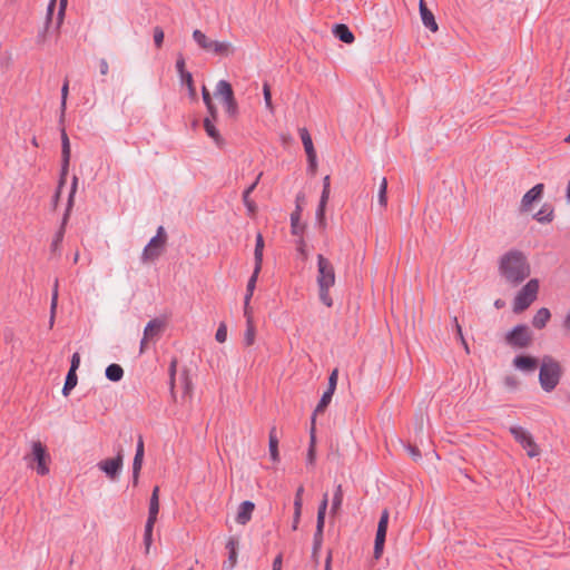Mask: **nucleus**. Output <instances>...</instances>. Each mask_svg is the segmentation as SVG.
<instances>
[{
    "label": "nucleus",
    "mask_w": 570,
    "mask_h": 570,
    "mask_svg": "<svg viewBox=\"0 0 570 570\" xmlns=\"http://www.w3.org/2000/svg\"><path fill=\"white\" fill-rule=\"evenodd\" d=\"M283 566V554L279 553L275 557L272 566V570H282Z\"/></svg>",
    "instance_id": "obj_63"
},
{
    "label": "nucleus",
    "mask_w": 570,
    "mask_h": 570,
    "mask_svg": "<svg viewBox=\"0 0 570 570\" xmlns=\"http://www.w3.org/2000/svg\"><path fill=\"white\" fill-rule=\"evenodd\" d=\"M68 91H69V83L66 80L61 88V118H63V116H65Z\"/></svg>",
    "instance_id": "obj_48"
},
{
    "label": "nucleus",
    "mask_w": 570,
    "mask_h": 570,
    "mask_svg": "<svg viewBox=\"0 0 570 570\" xmlns=\"http://www.w3.org/2000/svg\"><path fill=\"white\" fill-rule=\"evenodd\" d=\"M164 37H165L164 30L158 26L155 27L154 28V42L157 48H160L163 46Z\"/></svg>",
    "instance_id": "obj_49"
},
{
    "label": "nucleus",
    "mask_w": 570,
    "mask_h": 570,
    "mask_svg": "<svg viewBox=\"0 0 570 570\" xmlns=\"http://www.w3.org/2000/svg\"><path fill=\"white\" fill-rule=\"evenodd\" d=\"M268 446H269V455H271V459H272L274 462L279 461L278 438H277L276 426H273V428L271 429V431H269V442H268Z\"/></svg>",
    "instance_id": "obj_28"
},
{
    "label": "nucleus",
    "mask_w": 570,
    "mask_h": 570,
    "mask_svg": "<svg viewBox=\"0 0 570 570\" xmlns=\"http://www.w3.org/2000/svg\"><path fill=\"white\" fill-rule=\"evenodd\" d=\"M553 217L554 209L550 204H543L540 210L533 215V218L542 224L552 222Z\"/></svg>",
    "instance_id": "obj_26"
},
{
    "label": "nucleus",
    "mask_w": 570,
    "mask_h": 570,
    "mask_svg": "<svg viewBox=\"0 0 570 570\" xmlns=\"http://www.w3.org/2000/svg\"><path fill=\"white\" fill-rule=\"evenodd\" d=\"M243 203L245 205V207L247 208L248 210V214L250 216L255 215L256 213V204L253 199H250V196L249 195H243Z\"/></svg>",
    "instance_id": "obj_50"
},
{
    "label": "nucleus",
    "mask_w": 570,
    "mask_h": 570,
    "mask_svg": "<svg viewBox=\"0 0 570 570\" xmlns=\"http://www.w3.org/2000/svg\"><path fill=\"white\" fill-rule=\"evenodd\" d=\"M295 204V210L291 214V228L292 234L298 238L297 249H304V247L306 246V244L303 240L305 225L301 222L302 210L306 204V197L304 193L297 194Z\"/></svg>",
    "instance_id": "obj_5"
},
{
    "label": "nucleus",
    "mask_w": 570,
    "mask_h": 570,
    "mask_svg": "<svg viewBox=\"0 0 570 570\" xmlns=\"http://www.w3.org/2000/svg\"><path fill=\"white\" fill-rule=\"evenodd\" d=\"M335 283L333 266L323 257V291L328 289Z\"/></svg>",
    "instance_id": "obj_24"
},
{
    "label": "nucleus",
    "mask_w": 570,
    "mask_h": 570,
    "mask_svg": "<svg viewBox=\"0 0 570 570\" xmlns=\"http://www.w3.org/2000/svg\"><path fill=\"white\" fill-rule=\"evenodd\" d=\"M80 365V355L78 352L73 353L70 361V368L73 370V372H77Z\"/></svg>",
    "instance_id": "obj_59"
},
{
    "label": "nucleus",
    "mask_w": 570,
    "mask_h": 570,
    "mask_svg": "<svg viewBox=\"0 0 570 570\" xmlns=\"http://www.w3.org/2000/svg\"><path fill=\"white\" fill-rule=\"evenodd\" d=\"M504 384H505V386H508L510 389H515L519 384V381L515 376L508 375L504 377Z\"/></svg>",
    "instance_id": "obj_61"
},
{
    "label": "nucleus",
    "mask_w": 570,
    "mask_h": 570,
    "mask_svg": "<svg viewBox=\"0 0 570 570\" xmlns=\"http://www.w3.org/2000/svg\"><path fill=\"white\" fill-rule=\"evenodd\" d=\"M215 95L222 98L223 106L229 118L238 115V104L235 99L232 85L226 80H219L215 88Z\"/></svg>",
    "instance_id": "obj_4"
},
{
    "label": "nucleus",
    "mask_w": 570,
    "mask_h": 570,
    "mask_svg": "<svg viewBox=\"0 0 570 570\" xmlns=\"http://www.w3.org/2000/svg\"><path fill=\"white\" fill-rule=\"evenodd\" d=\"M406 450L414 461H419L421 459V451L416 445L407 444Z\"/></svg>",
    "instance_id": "obj_54"
},
{
    "label": "nucleus",
    "mask_w": 570,
    "mask_h": 570,
    "mask_svg": "<svg viewBox=\"0 0 570 570\" xmlns=\"http://www.w3.org/2000/svg\"><path fill=\"white\" fill-rule=\"evenodd\" d=\"M181 381H183L184 393L185 394L190 393V391H191V382H190V380H189V377H188L186 372L181 375Z\"/></svg>",
    "instance_id": "obj_60"
},
{
    "label": "nucleus",
    "mask_w": 570,
    "mask_h": 570,
    "mask_svg": "<svg viewBox=\"0 0 570 570\" xmlns=\"http://www.w3.org/2000/svg\"><path fill=\"white\" fill-rule=\"evenodd\" d=\"M77 383H78L77 372H73V370H69L66 375L65 384L62 387V394L65 396H68L70 394V392L76 387Z\"/></svg>",
    "instance_id": "obj_32"
},
{
    "label": "nucleus",
    "mask_w": 570,
    "mask_h": 570,
    "mask_svg": "<svg viewBox=\"0 0 570 570\" xmlns=\"http://www.w3.org/2000/svg\"><path fill=\"white\" fill-rule=\"evenodd\" d=\"M263 95H264L266 108L269 110H273L272 92H271L269 83L267 81H265L263 83Z\"/></svg>",
    "instance_id": "obj_46"
},
{
    "label": "nucleus",
    "mask_w": 570,
    "mask_h": 570,
    "mask_svg": "<svg viewBox=\"0 0 570 570\" xmlns=\"http://www.w3.org/2000/svg\"><path fill=\"white\" fill-rule=\"evenodd\" d=\"M237 564V551L228 552V559L224 561L223 568L233 569Z\"/></svg>",
    "instance_id": "obj_51"
},
{
    "label": "nucleus",
    "mask_w": 570,
    "mask_h": 570,
    "mask_svg": "<svg viewBox=\"0 0 570 570\" xmlns=\"http://www.w3.org/2000/svg\"><path fill=\"white\" fill-rule=\"evenodd\" d=\"M332 32L340 41L351 45L354 42L355 37L350 28L344 23H336L333 26Z\"/></svg>",
    "instance_id": "obj_19"
},
{
    "label": "nucleus",
    "mask_w": 570,
    "mask_h": 570,
    "mask_svg": "<svg viewBox=\"0 0 570 570\" xmlns=\"http://www.w3.org/2000/svg\"><path fill=\"white\" fill-rule=\"evenodd\" d=\"M419 9L424 27L431 30L432 32H436L439 29L438 23L434 19V14L428 8L425 0L419 1Z\"/></svg>",
    "instance_id": "obj_17"
},
{
    "label": "nucleus",
    "mask_w": 570,
    "mask_h": 570,
    "mask_svg": "<svg viewBox=\"0 0 570 570\" xmlns=\"http://www.w3.org/2000/svg\"><path fill=\"white\" fill-rule=\"evenodd\" d=\"M70 153H71L70 151V141H69V138H68V135H67L65 128H62V130H61V158H62L61 159V174H60L58 190L55 195L56 202L59 199L60 189L63 186V184L66 183V176L69 170Z\"/></svg>",
    "instance_id": "obj_9"
},
{
    "label": "nucleus",
    "mask_w": 570,
    "mask_h": 570,
    "mask_svg": "<svg viewBox=\"0 0 570 570\" xmlns=\"http://www.w3.org/2000/svg\"><path fill=\"white\" fill-rule=\"evenodd\" d=\"M255 504L252 501L242 502L236 515V522L238 524L245 525L252 519Z\"/></svg>",
    "instance_id": "obj_20"
},
{
    "label": "nucleus",
    "mask_w": 570,
    "mask_h": 570,
    "mask_svg": "<svg viewBox=\"0 0 570 570\" xmlns=\"http://www.w3.org/2000/svg\"><path fill=\"white\" fill-rule=\"evenodd\" d=\"M105 375L111 382H119L124 377V370L119 364L112 363L107 366Z\"/></svg>",
    "instance_id": "obj_31"
},
{
    "label": "nucleus",
    "mask_w": 570,
    "mask_h": 570,
    "mask_svg": "<svg viewBox=\"0 0 570 570\" xmlns=\"http://www.w3.org/2000/svg\"><path fill=\"white\" fill-rule=\"evenodd\" d=\"M180 81L183 85H185L188 89V95L191 100H197V92L194 85L193 76L190 72H186L183 75V78H180Z\"/></svg>",
    "instance_id": "obj_35"
},
{
    "label": "nucleus",
    "mask_w": 570,
    "mask_h": 570,
    "mask_svg": "<svg viewBox=\"0 0 570 570\" xmlns=\"http://www.w3.org/2000/svg\"><path fill=\"white\" fill-rule=\"evenodd\" d=\"M389 519H390V512L387 509H384L381 513L376 532H380V531L384 532V533L387 532Z\"/></svg>",
    "instance_id": "obj_41"
},
{
    "label": "nucleus",
    "mask_w": 570,
    "mask_h": 570,
    "mask_svg": "<svg viewBox=\"0 0 570 570\" xmlns=\"http://www.w3.org/2000/svg\"><path fill=\"white\" fill-rule=\"evenodd\" d=\"M543 190H544V185L543 184H537L535 186H533L530 190H528L523 197H522V200H521V209L522 210H529V208L531 207V205L539 200L542 195H543Z\"/></svg>",
    "instance_id": "obj_14"
},
{
    "label": "nucleus",
    "mask_w": 570,
    "mask_h": 570,
    "mask_svg": "<svg viewBox=\"0 0 570 570\" xmlns=\"http://www.w3.org/2000/svg\"><path fill=\"white\" fill-rule=\"evenodd\" d=\"M562 366L550 355H544L539 371V382L544 392H552L562 376Z\"/></svg>",
    "instance_id": "obj_2"
},
{
    "label": "nucleus",
    "mask_w": 570,
    "mask_h": 570,
    "mask_svg": "<svg viewBox=\"0 0 570 570\" xmlns=\"http://www.w3.org/2000/svg\"><path fill=\"white\" fill-rule=\"evenodd\" d=\"M257 277H258V274L253 272L252 276L249 277V279L247 282L246 295L244 298V315H247V313L249 311V301H250L254 289L256 287Z\"/></svg>",
    "instance_id": "obj_29"
},
{
    "label": "nucleus",
    "mask_w": 570,
    "mask_h": 570,
    "mask_svg": "<svg viewBox=\"0 0 570 570\" xmlns=\"http://www.w3.org/2000/svg\"><path fill=\"white\" fill-rule=\"evenodd\" d=\"M24 459L31 460V462L37 464L36 471L39 475H46L49 473L48 461L50 460V455L46 445H43L40 441L32 442L31 455H27Z\"/></svg>",
    "instance_id": "obj_7"
},
{
    "label": "nucleus",
    "mask_w": 570,
    "mask_h": 570,
    "mask_svg": "<svg viewBox=\"0 0 570 570\" xmlns=\"http://www.w3.org/2000/svg\"><path fill=\"white\" fill-rule=\"evenodd\" d=\"M160 253L161 252H142L140 257L141 262L144 264L155 263L159 258Z\"/></svg>",
    "instance_id": "obj_47"
},
{
    "label": "nucleus",
    "mask_w": 570,
    "mask_h": 570,
    "mask_svg": "<svg viewBox=\"0 0 570 570\" xmlns=\"http://www.w3.org/2000/svg\"><path fill=\"white\" fill-rule=\"evenodd\" d=\"M539 291V281L530 279L515 295L513 301V312L521 313L525 311L535 299Z\"/></svg>",
    "instance_id": "obj_3"
},
{
    "label": "nucleus",
    "mask_w": 570,
    "mask_h": 570,
    "mask_svg": "<svg viewBox=\"0 0 570 570\" xmlns=\"http://www.w3.org/2000/svg\"><path fill=\"white\" fill-rule=\"evenodd\" d=\"M214 121L215 120H213L212 118L206 117L204 119V129L206 134L214 140V142L218 147H222L224 145V139L222 138L218 129L215 127Z\"/></svg>",
    "instance_id": "obj_22"
},
{
    "label": "nucleus",
    "mask_w": 570,
    "mask_h": 570,
    "mask_svg": "<svg viewBox=\"0 0 570 570\" xmlns=\"http://www.w3.org/2000/svg\"><path fill=\"white\" fill-rule=\"evenodd\" d=\"M144 454H145L144 440H142V436L139 435L138 441H137L136 453H135L134 462H132V485L134 487H136L138 484L139 474H140L142 462H144Z\"/></svg>",
    "instance_id": "obj_13"
},
{
    "label": "nucleus",
    "mask_w": 570,
    "mask_h": 570,
    "mask_svg": "<svg viewBox=\"0 0 570 570\" xmlns=\"http://www.w3.org/2000/svg\"><path fill=\"white\" fill-rule=\"evenodd\" d=\"M56 2H57V0H50V2L48 4L47 14H46L45 30H43V32L39 33V36H38L39 41H43L45 33L48 30L49 24L52 21V16H53V11H55V8H56Z\"/></svg>",
    "instance_id": "obj_36"
},
{
    "label": "nucleus",
    "mask_w": 570,
    "mask_h": 570,
    "mask_svg": "<svg viewBox=\"0 0 570 570\" xmlns=\"http://www.w3.org/2000/svg\"><path fill=\"white\" fill-rule=\"evenodd\" d=\"M321 548V504L317 508L316 512V527L314 533V543L312 551V562L313 568L316 570L318 567V549Z\"/></svg>",
    "instance_id": "obj_16"
},
{
    "label": "nucleus",
    "mask_w": 570,
    "mask_h": 570,
    "mask_svg": "<svg viewBox=\"0 0 570 570\" xmlns=\"http://www.w3.org/2000/svg\"><path fill=\"white\" fill-rule=\"evenodd\" d=\"M255 254V267H254V272L256 274H259L261 269H262V264H263V254L264 252H254Z\"/></svg>",
    "instance_id": "obj_55"
},
{
    "label": "nucleus",
    "mask_w": 570,
    "mask_h": 570,
    "mask_svg": "<svg viewBox=\"0 0 570 570\" xmlns=\"http://www.w3.org/2000/svg\"><path fill=\"white\" fill-rule=\"evenodd\" d=\"M550 317V311L546 307H541L540 309L537 311L535 315L532 318V326L537 330H542L543 327H546Z\"/></svg>",
    "instance_id": "obj_25"
},
{
    "label": "nucleus",
    "mask_w": 570,
    "mask_h": 570,
    "mask_svg": "<svg viewBox=\"0 0 570 570\" xmlns=\"http://www.w3.org/2000/svg\"><path fill=\"white\" fill-rule=\"evenodd\" d=\"M166 232L163 226L158 227L156 236H154L148 244L144 247V249H158L164 246L166 243Z\"/></svg>",
    "instance_id": "obj_30"
},
{
    "label": "nucleus",
    "mask_w": 570,
    "mask_h": 570,
    "mask_svg": "<svg viewBox=\"0 0 570 570\" xmlns=\"http://www.w3.org/2000/svg\"><path fill=\"white\" fill-rule=\"evenodd\" d=\"M193 38L196 41V43L204 50L210 51L212 45L214 40H210L205 33H203L200 30H195L193 32Z\"/></svg>",
    "instance_id": "obj_34"
},
{
    "label": "nucleus",
    "mask_w": 570,
    "mask_h": 570,
    "mask_svg": "<svg viewBox=\"0 0 570 570\" xmlns=\"http://www.w3.org/2000/svg\"><path fill=\"white\" fill-rule=\"evenodd\" d=\"M210 52L217 56L227 57L234 53V47L229 42L214 40Z\"/></svg>",
    "instance_id": "obj_27"
},
{
    "label": "nucleus",
    "mask_w": 570,
    "mask_h": 570,
    "mask_svg": "<svg viewBox=\"0 0 570 570\" xmlns=\"http://www.w3.org/2000/svg\"><path fill=\"white\" fill-rule=\"evenodd\" d=\"M323 226L325 225V207L330 196V176L323 177Z\"/></svg>",
    "instance_id": "obj_39"
},
{
    "label": "nucleus",
    "mask_w": 570,
    "mask_h": 570,
    "mask_svg": "<svg viewBox=\"0 0 570 570\" xmlns=\"http://www.w3.org/2000/svg\"><path fill=\"white\" fill-rule=\"evenodd\" d=\"M342 501H343V493L341 490V485H338L337 490L335 491V493L333 495V500H332V508H331L332 514H335L338 511V509L341 508Z\"/></svg>",
    "instance_id": "obj_42"
},
{
    "label": "nucleus",
    "mask_w": 570,
    "mask_h": 570,
    "mask_svg": "<svg viewBox=\"0 0 570 570\" xmlns=\"http://www.w3.org/2000/svg\"><path fill=\"white\" fill-rule=\"evenodd\" d=\"M238 544H239V541L237 538L235 537H230L226 543V549L228 550V552L230 551H237L238 550Z\"/></svg>",
    "instance_id": "obj_58"
},
{
    "label": "nucleus",
    "mask_w": 570,
    "mask_h": 570,
    "mask_svg": "<svg viewBox=\"0 0 570 570\" xmlns=\"http://www.w3.org/2000/svg\"><path fill=\"white\" fill-rule=\"evenodd\" d=\"M165 326V322L159 318H154L150 322L147 323L144 335L146 337H149V340H153L154 337H158L161 330Z\"/></svg>",
    "instance_id": "obj_23"
},
{
    "label": "nucleus",
    "mask_w": 570,
    "mask_h": 570,
    "mask_svg": "<svg viewBox=\"0 0 570 570\" xmlns=\"http://www.w3.org/2000/svg\"><path fill=\"white\" fill-rule=\"evenodd\" d=\"M301 504L299 502H294V519H293V530H297L299 518H301Z\"/></svg>",
    "instance_id": "obj_52"
},
{
    "label": "nucleus",
    "mask_w": 570,
    "mask_h": 570,
    "mask_svg": "<svg viewBox=\"0 0 570 570\" xmlns=\"http://www.w3.org/2000/svg\"><path fill=\"white\" fill-rule=\"evenodd\" d=\"M67 1L68 0H59V10H58V14H57V22H56V29L59 30L62 22H63V18H65V11H66V7H67Z\"/></svg>",
    "instance_id": "obj_45"
},
{
    "label": "nucleus",
    "mask_w": 570,
    "mask_h": 570,
    "mask_svg": "<svg viewBox=\"0 0 570 570\" xmlns=\"http://www.w3.org/2000/svg\"><path fill=\"white\" fill-rule=\"evenodd\" d=\"M337 380H338V370L334 368L328 376L327 389H326V391L323 392V411L327 407V405L332 401V396L336 390Z\"/></svg>",
    "instance_id": "obj_18"
},
{
    "label": "nucleus",
    "mask_w": 570,
    "mask_h": 570,
    "mask_svg": "<svg viewBox=\"0 0 570 570\" xmlns=\"http://www.w3.org/2000/svg\"><path fill=\"white\" fill-rule=\"evenodd\" d=\"M176 365H177V361L174 360V361H171L170 366H169L170 389H171L173 394H174V385H175Z\"/></svg>",
    "instance_id": "obj_56"
},
{
    "label": "nucleus",
    "mask_w": 570,
    "mask_h": 570,
    "mask_svg": "<svg viewBox=\"0 0 570 570\" xmlns=\"http://www.w3.org/2000/svg\"><path fill=\"white\" fill-rule=\"evenodd\" d=\"M386 194H387V180L385 177L382 178V181L380 184V188H379V204L383 207L386 206L387 204V197H386Z\"/></svg>",
    "instance_id": "obj_40"
},
{
    "label": "nucleus",
    "mask_w": 570,
    "mask_h": 570,
    "mask_svg": "<svg viewBox=\"0 0 570 570\" xmlns=\"http://www.w3.org/2000/svg\"><path fill=\"white\" fill-rule=\"evenodd\" d=\"M205 106H206L207 111L209 114L208 117L212 118L213 120H216V118H217V108L214 105V102L212 101V102H209V105H205Z\"/></svg>",
    "instance_id": "obj_64"
},
{
    "label": "nucleus",
    "mask_w": 570,
    "mask_h": 570,
    "mask_svg": "<svg viewBox=\"0 0 570 570\" xmlns=\"http://www.w3.org/2000/svg\"><path fill=\"white\" fill-rule=\"evenodd\" d=\"M176 69L179 73V77L183 78V75L188 72L186 69H185V59L184 57L180 55L178 58H177V61H176Z\"/></svg>",
    "instance_id": "obj_57"
},
{
    "label": "nucleus",
    "mask_w": 570,
    "mask_h": 570,
    "mask_svg": "<svg viewBox=\"0 0 570 570\" xmlns=\"http://www.w3.org/2000/svg\"><path fill=\"white\" fill-rule=\"evenodd\" d=\"M320 413H321V400L315 405V409H314V412H313L312 419H311L312 420V425H311V431H309L311 442H309V448H308L307 456H306V468L307 469L314 468V465H315V458H316V417H317V415Z\"/></svg>",
    "instance_id": "obj_12"
},
{
    "label": "nucleus",
    "mask_w": 570,
    "mask_h": 570,
    "mask_svg": "<svg viewBox=\"0 0 570 570\" xmlns=\"http://www.w3.org/2000/svg\"><path fill=\"white\" fill-rule=\"evenodd\" d=\"M159 488L155 487L149 500V511H148V518L146 522L149 523H156L157 515L159 513Z\"/></svg>",
    "instance_id": "obj_21"
},
{
    "label": "nucleus",
    "mask_w": 570,
    "mask_h": 570,
    "mask_svg": "<svg viewBox=\"0 0 570 570\" xmlns=\"http://www.w3.org/2000/svg\"><path fill=\"white\" fill-rule=\"evenodd\" d=\"M246 318H247V330L245 332V344L247 346H250L253 343H254V338H255V328H254V325L252 323V318H250V315H249V312L247 313V315H245Z\"/></svg>",
    "instance_id": "obj_37"
},
{
    "label": "nucleus",
    "mask_w": 570,
    "mask_h": 570,
    "mask_svg": "<svg viewBox=\"0 0 570 570\" xmlns=\"http://www.w3.org/2000/svg\"><path fill=\"white\" fill-rule=\"evenodd\" d=\"M57 302H58V279H56V282H55L53 293H52V297H51V305H50V311H51V316H50V326H52V325H53L55 312H56V308H57Z\"/></svg>",
    "instance_id": "obj_44"
},
{
    "label": "nucleus",
    "mask_w": 570,
    "mask_h": 570,
    "mask_svg": "<svg viewBox=\"0 0 570 570\" xmlns=\"http://www.w3.org/2000/svg\"><path fill=\"white\" fill-rule=\"evenodd\" d=\"M510 433L514 438V440L524 449L527 450V454L530 458H534L539 455V446L534 442L531 433L519 425H513L509 428Z\"/></svg>",
    "instance_id": "obj_8"
},
{
    "label": "nucleus",
    "mask_w": 570,
    "mask_h": 570,
    "mask_svg": "<svg viewBox=\"0 0 570 570\" xmlns=\"http://www.w3.org/2000/svg\"><path fill=\"white\" fill-rule=\"evenodd\" d=\"M532 342V333L524 324H519L505 335V343L514 348H527Z\"/></svg>",
    "instance_id": "obj_6"
},
{
    "label": "nucleus",
    "mask_w": 570,
    "mask_h": 570,
    "mask_svg": "<svg viewBox=\"0 0 570 570\" xmlns=\"http://www.w3.org/2000/svg\"><path fill=\"white\" fill-rule=\"evenodd\" d=\"M499 271L501 276L513 286L521 284L531 273L523 252H507L500 258Z\"/></svg>",
    "instance_id": "obj_1"
},
{
    "label": "nucleus",
    "mask_w": 570,
    "mask_h": 570,
    "mask_svg": "<svg viewBox=\"0 0 570 570\" xmlns=\"http://www.w3.org/2000/svg\"><path fill=\"white\" fill-rule=\"evenodd\" d=\"M299 137L302 139L307 156V171L312 176H315L317 171V155L313 146L312 137L306 128H299Z\"/></svg>",
    "instance_id": "obj_10"
},
{
    "label": "nucleus",
    "mask_w": 570,
    "mask_h": 570,
    "mask_svg": "<svg viewBox=\"0 0 570 570\" xmlns=\"http://www.w3.org/2000/svg\"><path fill=\"white\" fill-rule=\"evenodd\" d=\"M539 361L537 357L525 354L517 355L513 358V365L524 372H532L538 367Z\"/></svg>",
    "instance_id": "obj_15"
},
{
    "label": "nucleus",
    "mask_w": 570,
    "mask_h": 570,
    "mask_svg": "<svg viewBox=\"0 0 570 570\" xmlns=\"http://www.w3.org/2000/svg\"><path fill=\"white\" fill-rule=\"evenodd\" d=\"M99 72L101 76H107L109 72V65L108 61L105 58H101L99 60Z\"/></svg>",
    "instance_id": "obj_62"
},
{
    "label": "nucleus",
    "mask_w": 570,
    "mask_h": 570,
    "mask_svg": "<svg viewBox=\"0 0 570 570\" xmlns=\"http://www.w3.org/2000/svg\"><path fill=\"white\" fill-rule=\"evenodd\" d=\"M122 450L119 449L115 458L102 460L98 463V468L111 480L118 479L122 469Z\"/></svg>",
    "instance_id": "obj_11"
},
{
    "label": "nucleus",
    "mask_w": 570,
    "mask_h": 570,
    "mask_svg": "<svg viewBox=\"0 0 570 570\" xmlns=\"http://www.w3.org/2000/svg\"><path fill=\"white\" fill-rule=\"evenodd\" d=\"M77 187H78V177L77 176H73L72 178V183H71V187H70V193H69V197H68V207H67V212L70 210L71 206H72V203H73V197H75V194L77 191ZM68 218V213L65 214V217H63V223L67 220Z\"/></svg>",
    "instance_id": "obj_43"
},
{
    "label": "nucleus",
    "mask_w": 570,
    "mask_h": 570,
    "mask_svg": "<svg viewBox=\"0 0 570 570\" xmlns=\"http://www.w3.org/2000/svg\"><path fill=\"white\" fill-rule=\"evenodd\" d=\"M155 523L146 522L145 524V533H144V544L146 553L149 552L150 546L153 543V530Z\"/></svg>",
    "instance_id": "obj_38"
},
{
    "label": "nucleus",
    "mask_w": 570,
    "mask_h": 570,
    "mask_svg": "<svg viewBox=\"0 0 570 570\" xmlns=\"http://www.w3.org/2000/svg\"><path fill=\"white\" fill-rule=\"evenodd\" d=\"M385 540H386V533L381 532V531L376 532L375 540H374V551H373V557L376 560H379L383 554Z\"/></svg>",
    "instance_id": "obj_33"
},
{
    "label": "nucleus",
    "mask_w": 570,
    "mask_h": 570,
    "mask_svg": "<svg viewBox=\"0 0 570 570\" xmlns=\"http://www.w3.org/2000/svg\"><path fill=\"white\" fill-rule=\"evenodd\" d=\"M216 341L219 343H224L227 338V328L225 324H220L216 332Z\"/></svg>",
    "instance_id": "obj_53"
}]
</instances>
